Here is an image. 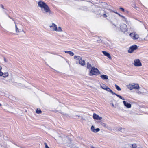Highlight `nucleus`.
<instances>
[{
    "instance_id": "nucleus-1",
    "label": "nucleus",
    "mask_w": 148,
    "mask_h": 148,
    "mask_svg": "<svg viewBox=\"0 0 148 148\" xmlns=\"http://www.w3.org/2000/svg\"><path fill=\"white\" fill-rule=\"evenodd\" d=\"M37 3L38 6L40 8L41 10L44 14L49 16L53 14V12L51 10L49 7L43 1H40Z\"/></svg>"
},
{
    "instance_id": "nucleus-2",
    "label": "nucleus",
    "mask_w": 148,
    "mask_h": 148,
    "mask_svg": "<svg viewBox=\"0 0 148 148\" xmlns=\"http://www.w3.org/2000/svg\"><path fill=\"white\" fill-rule=\"evenodd\" d=\"M37 3L38 6L40 8L41 10L44 14L49 16L53 14V12L51 10L49 7L43 1H40Z\"/></svg>"
},
{
    "instance_id": "nucleus-3",
    "label": "nucleus",
    "mask_w": 148,
    "mask_h": 148,
    "mask_svg": "<svg viewBox=\"0 0 148 148\" xmlns=\"http://www.w3.org/2000/svg\"><path fill=\"white\" fill-rule=\"evenodd\" d=\"M49 29L51 31L56 32L62 33L63 34L60 36H64V34H65V32H63L62 28L60 27H57V25L53 23L50 24L49 26Z\"/></svg>"
},
{
    "instance_id": "nucleus-4",
    "label": "nucleus",
    "mask_w": 148,
    "mask_h": 148,
    "mask_svg": "<svg viewBox=\"0 0 148 148\" xmlns=\"http://www.w3.org/2000/svg\"><path fill=\"white\" fill-rule=\"evenodd\" d=\"M15 25V31L17 34H18L19 33L21 32H23L24 34L25 33V32L24 31L22 28L23 26L21 23H16L14 22Z\"/></svg>"
},
{
    "instance_id": "nucleus-5",
    "label": "nucleus",
    "mask_w": 148,
    "mask_h": 148,
    "mask_svg": "<svg viewBox=\"0 0 148 148\" xmlns=\"http://www.w3.org/2000/svg\"><path fill=\"white\" fill-rule=\"evenodd\" d=\"M100 74V71L97 68L93 67L89 71L88 75L90 76L97 75Z\"/></svg>"
},
{
    "instance_id": "nucleus-6",
    "label": "nucleus",
    "mask_w": 148,
    "mask_h": 148,
    "mask_svg": "<svg viewBox=\"0 0 148 148\" xmlns=\"http://www.w3.org/2000/svg\"><path fill=\"white\" fill-rule=\"evenodd\" d=\"M120 29L122 32L125 33L127 32L128 30L127 25L125 23H121L120 25Z\"/></svg>"
},
{
    "instance_id": "nucleus-7",
    "label": "nucleus",
    "mask_w": 148,
    "mask_h": 148,
    "mask_svg": "<svg viewBox=\"0 0 148 148\" xmlns=\"http://www.w3.org/2000/svg\"><path fill=\"white\" fill-rule=\"evenodd\" d=\"M127 88L130 90L133 89L136 90H138L139 89V85L137 84L132 83L131 84L127 85Z\"/></svg>"
},
{
    "instance_id": "nucleus-8",
    "label": "nucleus",
    "mask_w": 148,
    "mask_h": 148,
    "mask_svg": "<svg viewBox=\"0 0 148 148\" xmlns=\"http://www.w3.org/2000/svg\"><path fill=\"white\" fill-rule=\"evenodd\" d=\"M74 59L78 60L79 63L82 66H84L85 64V62L84 60H83L82 58L79 56H74Z\"/></svg>"
},
{
    "instance_id": "nucleus-9",
    "label": "nucleus",
    "mask_w": 148,
    "mask_h": 148,
    "mask_svg": "<svg viewBox=\"0 0 148 148\" xmlns=\"http://www.w3.org/2000/svg\"><path fill=\"white\" fill-rule=\"evenodd\" d=\"M130 36L133 40H136L140 38H139V35L135 32L130 33Z\"/></svg>"
},
{
    "instance_id": "nucleus-10",
    "label": "nucleus",
    "mask_w": 148,
    "mask_h": 148,
    "mask_svg": "<svg viewBox=\"0 0 148 148\" xmlns=\"http://www.w3.org/2000/svg\"><path fill=\"white\" fill-rule=\"evenodd\" d=\"M133 64L135 67H140L142 66L140 60L138 59H134Z\"/></svg>"
},
{
    "instance_id": "nucleus-11",
    "label": "nucleus",
    "mask_w": 148,
    "mask_h": 148,
    "mask_svg": "<svg viewBox=\"0 0 148 148\" xmlns=\"http://www.w3.org/2000/svg\"><path fill=\"white\" fill-rule=\"evenodd\" d=\"M138 49V46L136 45H133L131 46L128 51L129 53H132L134 51Z\"/></svg>"
},
{
    "instance_id": "nucleus-12",
    "label": "nucleus",
    "mask_w": 148,
    "mask_h": 148,
    "mask_svg": "<svg viewBox=\"0 0 148 148\" xmlns=\"http://www.w3.org/2000/svg\"><path fill=\"white\" fill-rule=\"evenodd\" d=\"M101 87L103 89L107 91L110 92L111 93H113V92L107 86L104 84H102L101 85Z\"/></svg>"
},
{
    "instance_id": "nucleus-13",
    "label": "nucleus",
    "mask_w": 148,
    "mask_h": 148,
    "mask_svg": "<svg viewBox=\"0 0 148 148\" xmlns=\"http://www.w3.org/2000/svg\"><path fill=\"white\" fill-rule=\"evenodd\" d=\"M91 130L94 133H97L100 130V129L99 128H97L95 129V127L94 126L92 125L91 126L90 128Z\"/></svg>"
},
{
    "instance_id": "nucleus-14",
    "label": "nucleus",
    "mask_w": 148,
    "mask_h": 148,
    "mask_svg": "<svg viewBox=\"0 0 148 148\" xmlns=\"http://www.w3.org/2000/svg\"><path fill=\"white\" fill-rule=\"evenodd\" d=\"M93 117L94 119L96 120H101L102 119V117L99 116L95 113L93 114Z\"/></svg>"
},
{
    "instance_id": "nucleus-15",
    "label": "nucleus",
    "mask_w": 148,
    "mask_h": 148,
    "mask_svg": "<svg viewBox=\"0 0 148 148\" xmlns=\"http://www.w3.org/2000/svg\"><path fill=\"white\" fill-rule=\"evenodd\" d=\"M100 125L101 126H102L103 127L107 128L108 129H110V127L108 126V125H107L106 123H103V122H101L100 123Z\"/></svg>"
},
{
    "instance_id": "nucleus-16",
    "label": "nucleus",
    "mask_w": 148,
    "mask_h": 148,
    "mask_svg": "<svg viewBox=\"0 0 148 148\" xmlns=\"http://www.w3.org/2000/svg\"><path fill=\"white\" fill-rule=\"evenodd\" d=\"M124 105L127 108H130L131 107V105L129 103L126 101H123Z\"/></svg>"
},
{
    "instance_id": "nucleus-17",
    "label": "nucleus",
    "mask_w": 148,
    "mask_h": 148,
    "mask_svg": "<svg viewBox=\"0 0 148 148\" xmlns=\"http://www.w3.org/2000/svg\"><path fill=\"white\" fill-rule=\"evenodd\" d=\"M102 52L105 56L107 57L109 59H111V57L110 54L108 52L104 51H103Z\"/></svg>"
},
{
    "instance_id": "nucleus-18",
    "label": "nucleus",
    "mask_w": 148,
    "mask_h": 148,
    "mask_svg": "<svg viewBox=\"0 0 148 148\" xmlns=\"http://www.w3.org/2000/svg\"><path fill=\"white\" fill-rule=\"evenodd\" d=\"M3 105L5 107L6 110H10L11 109H12V108L10 106L6 103H4Z\"/></svg>"
},
{
    "instance_id": "nucleus-19",
    "label": "nucleus",
    "mask_w": 148,
    "mask_h": 148,
    "mask_svg": "<svg viewBox=\"0 0 148 148\" xmlns=\"http://www.w3.org/2000/svg\"><path fill=\"white\" fill-rule=\"evenodd\" d=\"M100 77L103 80H107L108 79V77L106 75H102L100 76Z\"/></svg>"
},
{
    "instance_id": "nucleus-20",
    "label": "nucleus",
    "mask_w": 148,
    "mask_h": 148,
    "mask_svg": "<svg viewBox=\"0 0 148 148\" xmlns=\"http://www.w3.org/2000/svg\"><path fill=\"white\" fill-rule=\"evenodd\" d=\"M112 95H116L118 97H119L120 99H121L123 100H125V99L124 97H122L119 95H118L115 93H114L113 92V93H112Z\"/></svg>"
},
{
    "instance_id": "nucleus-21",
    "label": "nucleus",
    "mask_w": 148,
    "mask_h": 148,
    "mask_svg": "<svg viewBox=\"0 0 148 148\" xmlns=\"http://www.w3.org/2000/svg\"><path fill=\"white\" fill-rule=\"evenodd\" d=\"M64 52L65 53H66L69 54L71 56H73L74 55V53L73 52L71 51H65Z\"/></svg>"
},
{
    "instance_id": "nucleus-22",
    "label": "nucleus",
    "mask_w": 148,
    "mask_h": 148,
    "mask_svg": "<svg viewBox=\"0 0 148 148\" xmlns=\"http://www.w3.org/2000/svg\"><path fill=\"white\" fill-rule=\"evenodd\" d=\"M2 73L1 76H2L4 78L7 77L9 75V74L7 72L4 73L2 72Z\"/></svg>"
},
{
    "instance_id": "nucleus-23",
    "label": "nucleus",
    "mask_w": 148,
    "mask_h": 148,
    "mask_svg": "<svg viewBox=\"0 0 148 148\" xmlns=\"http://www.w3.org/2000/svg\"><path fill=\"white\" fill-rule=\"evenodd\" d=\"M119 16L122 18V20L123 21L126 22L127 21V19L124 16L119 15Z\"/></svg>"
},
{
    "instance_id": "nucleus-24",
    "label": "nucleus",
    "mask_w": 148,
    "mask_h": 148,
    "mask_svg": "<svg viewBox=\"0 0 148 148\" xmlns=\"http://www.w3.org/2000/svg\"><path fill=\"white\" fill-rule=\"evenodd\" d=\"M141 40L143 41H148V34L144 38L141 39Z\"/></svg>"
},
{
    "instance_id": "nucleus-25",
    "label": "nucleus",
    "mask_w": 148,
    "mask_h": 148,
    "mask_svg": "<svg viewBox=\"0 0 148 148\" xmlns=\"http://www.w3.org/2000/svg\"><path fill=\"white\" fill-rule=\"evenodd\" d=\"M103 11H101V12L102 13V14H101L100 15L101 16H103L104 18H106L107 17V15L106 14L107 13L106 12H105V14H104L103 12Z\"/></svg>"
},
{
    "instance_id": "nucleus-26",
    "label": "nucleus",
    "mask_w": 148,
    "mask_h": 148,
    "mask_svg": "<svg viewBox=\"0 0 148 148\" xmlns=\"http://www.w3.org/2000/svg\"><path fill=\"white\" fill-rule=\"evenodd\" d=\"M93 67L92 66V65L89 63H88L87 64V68L88 69H91V68Z\"/></svg>"
},
{
    "instance_id": "nucleus-27",
    "label": "nucleus",
    "mask_w": 148,
    "mask_h": 148,
    "mask_svg": "<svg viewBox=\"0 0 148 148\" xmlns=\"http://www.w3.org/2000/svg\"><path fill=\"white\" fill-rule=\"evenodd\" d=\"M115 86L116 88L118 91H120L121 90V88L117 85L115 84Z\"/></svg>"
},
{
    "instance_id": "nucleus-28",
    "label": "nucleus",
    "mask_w": 148,
    "mask_h": 148,
    "mask_svg": "<svg viewBox=\"0 0 148 148\" xmlns=\"http://www.w3.org/2000/svg\"><path fill=\"white\" fill-rule=\"evenodd\" d=\"M36 112L38 114H40L41 112V111L40 109H37L36 111Z\"/></svg>"
},
{
    "instance_id": "nucleus-29",
    "label": "nucleus",
    "mask_w": 148,
    "mask_h": 148,
    "mask_svg": "<svg viewBox=\"0 0 148 148\" xmlns=\"http://www.w3.org/2000/svg\"><path fill=\"white\" fill-rule=\"evenodd\" d=\"M113 27L116 30H117L118 28L117 26L115 24H113Z\"/></svg>"
},
{
    "instance_id": "nucleus-30",
    "label": "nucleus",
    "mask_w": 148,
    "mask_h": 148,
    "mask_svg": "<svg viewBox=\"0 0 148 148\" xmlns=\"http://www.w3.org/2000/svg\"><path fill=\"white\" fill-rule=\"evenodd\" d=\"M137 147L136 144H134L132 145V148H136Z\"/></svg>"
},
{
    "instance_id": "nucleus-31",
    "label": "nucleus",
    "mask_w": 148,
    "mask_h": 148,
    "mask_svg": "<svg viewBox=\"0 0 148 148\" xmlns=\"http://www.w3.org/2000/svg\"><path fill=\"white\" fill-rule=\"evenodd\" d=\"M2 67L0 65V76H1V75H2V72L1 71V70H2Z\"/></svg>"
},
{
    "instance_id": "nucleus-32",
    "label": "nucleus",
    "mask_w": 148,
    "mask_h": 148,
    "mask_svg": "<svg viewBox=\"0 0 148 148\" xmlns=\"http://www.w3.org/2000/svg\"><path fill=\"white\" fill-rule=\"evenodd\" d=\"M104 8H106V6H105L104 7ZM106 9H107V10H109L110 11H111V12H114V11H113V10H111V9H110L108 8H106Z\"/></svg>"
},
{
    "instance_id": "nucleus-33",
    "label": "nucleus",
    "mask_w": 148,
    "mask_h": 148,
    "mask_svg": "<svg viewBox=\"0 0 148 148\" xmlns=\"http://www.w3.org/2000/svg\"><path fill=\"white\" fill-rule=\"evenodd\" d=\"M137 93L139 95H140L142 94V92L139 90H138L137 91Z\"/></svg>"
},
{
    "instance_id": "nucleus-34",
    "label": "nucleus",
    "mask_w": 148,
    "mask_h": 148,
    "mask_svg": "<svg viewBox=\"0 0 148 148\" xmlns=\"http://www.w3.org/2000/svg\"><path fill=\"white\" fill-rule=\"evenodd\" d=\"M3 59H4V61L5 62L7 63L8 62L7 60L6 59V58H5L4 57L3 58Z\"/></svg>"
},
{
    "instance_id": "nucleus-35",
    "label": "nucleus",
    "mask_w": 148,
    "mask_h": 148,
    "mask_svg": "<svg viewBox=\"0 0 148 148\" xmlns=\"http://www.w3.org/2000/svg\"><path fill=\"white\" fill-rule=\"evenodd\" d=\"M120 10H122V11H123V12H124V11H125V10L124 9V8H122V7H120Z\"/></svg>"
},
{
    "instance_id": "nucleus-36",
    "label": "nucleus",
    "mask_w": 148,
    "mask_h": 148,
    "mask_svg": "<svg viewBox=\"0 0 148 148\" xmlns=\"http://www.w3.org/2000/svg\"><path fill=\"white\" fill-rule=\"evenodd\" d=\"M114 12L116 14H117L119 16V15H120V14H119L117 12H114V11L113 12Z\"/></svg>"
},
{
    "instance_id": "nucleus-37",
    "label": "nucleus",
    "mask_w": 148,
    "mask_h": 148,
    "mask_svg": "<svg viewBox=\"0 0 148 148\" xmlns=\"http://www.w3.org/2000/svg\"><path fill=\"white\" fill-rule=\"evenodd\" d=\"M110 104L111 105L112 107H114V105L112 103H110Z\"/></svg>"
},
{
    "instance_id": "nucleus-38",
    "label": "nucleus",
    "mask_w": 148,
    "mask_h": 148,
    "mask_svg": "<svg viewBox=\"0 0 148 148\" xmlns=\"http://www.w3.org/2000/svg\"><path fill=\"white\" fill-rule=\"evenodd\" d=\"M1 8H2L3 9H4V6H3V5H1Z\"/></svg>"
},
{
    "instance_id": "nucleus-39",
    "label": "nucleus",
    "mask_w": 148,
    "mask_h": 148,
    "mask_svg": "<svg viewBox=\"0 0 148 148\" xmlns=\"http://www.w3.org/2000/svg\"><path fill=\"white\" fill-rule=\"evenodd\" d=\"M103 5H107L105 3H103Z\"/></svg>"
},
{
    "instance_id": "nucleus-40",
    "label": "nucleus",
    "mask_w": 148,
    "mask_h": 148,
    "mask_svg": "<svg viewBox=\"0 0 148 148\" xmlns=\"http://www.w3.org/2000/svg\"><path fill=\"white\" fill-rule=\"evenodd\" d=\"M2 106V104L0 103V107H1Z\"/></svg>"
},
{
    "instance_id": "nucleus-41",
    "label": "nucleus",
    "mask_w": 148,
    "mask_h": 148,
    "mask_svg": "<svg viewBox=\"0 0 148 148\" xmlns=\"http://www.w3.org/2000/svg\"><path fill=\"white\" fill-rule=\"evenodd\" d=\"M91 147V148H95L93 146H92Z\"/></svg>"
},
{
    "instance_id": "nucleus-42",
    "label": "nucleus",
    "mask_w": 148,
    "mask_h": 148,
    "mask_svg": "<svg viewBox=\"0 0 148 148\" xmlns=\"http://www.w3.org/2000/svg\"><path fill=\"white\" fill-rule=\"evenodd\" d=\"M66 139H68L67 137H66Z\"/></svg>"
},
{
    "instance_id": "nucleus-43",
    "label": "nucleus",
    "mask_w": 148,
    "mask_h": 148,
    "mask_svg": "<svg viewBox=\"0 0 148 148\" xmlns=\"http://www.w3.org/2000/svg\"><path fill=\"white\" fill-rule=\"evenodd\" d=\"M78 116L79 117H80V116Z\"/></svg>"
}]
</instances>
